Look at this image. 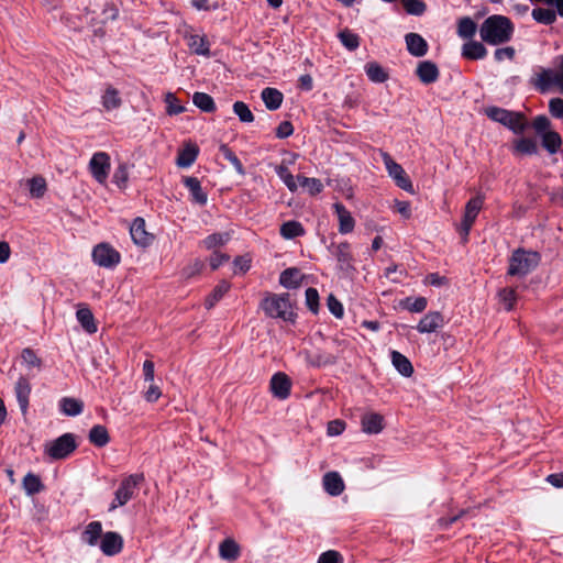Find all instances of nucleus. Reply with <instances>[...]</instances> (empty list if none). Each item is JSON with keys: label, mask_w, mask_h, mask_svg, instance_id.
Returning a JSON list of instances; mask_svg holds the SVG:
<instances>
[{"label": "nucleus", "mask_w": 563, "mask_h": 563, "mask_svg": "<svg viewBox=\"0 0 563 563\" xmlns=\"http://www.w3.org/2000/svg\"><path fill=\"white\" fill-rule=\"evenodd\" d=\"M514 30V24L508 18L495 14L482 23L479 35L485 43L499 45L511 40Z\"/></svg>", "instance_id": "nucleus-1"}, {"label": "nucleus", "mask_w": 563, "mask_h": 563, "mask_svg": "<svg viewBox=\"0 0 563 563\" xmlns=\"http://www.w3.org/2000/svg\"><path fill=\"white\" fill-rule=\"evenodd\" d=\"M260 307L269 318L294 321L295 313L288 294H267L261 301Z\"/></svg>", "instance_id": "nucleus-2"}, {"label": "nucleus", "mask_w": 563, "mask_h": 563, "mask_svg": "<svg viewBox=\"0 0 563 563\" xmlns=\"http://www.w3.org/2000/svg\"><path fill=\"white\" fill-rule=\"evenodd\" d=\"M558 69L539 68L533 77L531 84L541 92H545L552 86H558L563 93V55L558 57Z\"/></svg>", "instance_id": "nucleus-3"}, {"label": "nucleus", "mask_w": 563, "mask_h": 563, "mask_svg": "<svg viewBox=\"0 0 563 563\" xmlns=\"http://www.w3.org/2000/svg\"><path fill=\"white\" fill-rule=\"evenodd\" d=\"M485 114L517 134L522 133L528 126L525 117L519 112H512L498 107H488L485 109Z\"/></svg>", "instance_id": "nucleus-4"}, {"label": "nucleus", "mask_w": 563, "mask_h": 563, "mask_svg": "<svg viewBox=\"0 0 563 563\" xmlns=\"http://www.w3.org/2000/svg\"><path fill=\"white\" fill-rule=\"evenodd\" d=\"M539 261L537 252L517 250L510 258L508 275L523 277L538 266Z\"/></svg>", "instance_id": "nucleus-5"}, {"label": "nucleus", "mask_w": 563, "mask_h": 563, "mask_svg": "<svg viewBox=\"0 0 563 563\" xmlns=\"http://www.w3.org/2000/svg\"><path fill=\"white\" fill-rule=\"evenodd\" d=\"M143 479L144 476L142 474H132L125 477L115 490L114 499L111 503L109 510H114L118 507L124 506L129 500H131Z\"/></svg>", "instance_id": "nucleus-6"}, {"label": "nucleus", "mask_w": 563, "mask_h": 563, "mask_svg": "<svg viewBox=\"0 0 563 563\" xmlns=\"http://www.w3.org/2000/svg\"><path fill=\"white\" fill-rule=\"evenodd\" d=\"M484 205V198L476 196L468 200L465 206L464 216L459 227V232L463 241H467L470 231Z\"/></svg>", "instance_id": "nucleus-7"}, {"label": "nucleus", "mask_w": 563, "mask_h": 563, "mask_svg": "<svg viewBox=\"0 0 563 563\" xmlns=\"http://www.w3.org/2000/svg\"><path fill=\"white\" fill-rule=\"evenodd\" d=\"M383 162L388 172V175L393 178L395 184L402 190L409 194H413L415 190L412 183L401 165L396 163L387 153H383Z\"/></svg>", "instance_id": "nucleus-8"}, {"label": "nucleus", "mask_w": 563, "mask_h": 563, "mask_svg": "<svg viewBox=\"0 0 563 563\" xmlns=\"http://www.w3.org/2000/svg\"><path fill=\"white\" fill-rule=\"evenodd\" d=\"M93 262L104 268H114L121 261L120 253L108 243H100L92 250Z\"/></svg>", "instance_id": "nucleus-9"}, {"label": "nucleus", "mask_w": 563, "mask_h": 563, "mask_svg": "<svg viewBox=\"0 0 563 563\" xmlns=\"http://www.w3.org/2000/svg\"><path fill=\"white\" fill-rule=\"evenodd\" d=\"M90 172L95 179L104 184L110 170V157L104 152L95 153L89 163Z\"/></svg>", "instance_id": "nucleus-10"}, {"label": "nucleus", "mask_w": 563, "mask_h": 563, "mask_svg": "<svg viewBox=\"0 0 563 563\" xmlns=\"http://www.w3.org/2000/svg\"><path fill=\"white\" fill-rule=\"evenodd\" d=\"M45 453L53 460L66 457L70 453V433L45 444Z\"/></svg>", "instance_id": "nucleus-11"}, {"label": "nucleus", "mask_w": 563, "mask_h": 563, "mask_svg": "<svg viewBox=\"0 0 563 563\" xmlns=\"http://www.w3.org/2000/svg\"><path fill=\"white\" fill-rule=\"evenodd\" d=\"M130 234L133 242L142 247L148 246L153 241V235L145 230V221L142 218H136L132 222Z\"/></svg>", "instance_id": "nucleus-12"}, {"label": "nucleus", "mask_w": 563, "mask_h": 563, "mask_svg": "<svg viewBox=\"0 0 563 563\" xmlns=\"http://www.w3.org/2000/svg\"><path fill=\"white\" fill-rule=\"evenodd\" d=\"M76 319L80 328L88 334H93L98 330L97 321L93 313L86 305H78L76 311Z\"/></svg>", "instance_id": "nucleus-13"}, {"label": "nucleus", "mask_w": 563, "mask_h": 563, "mask_svg": "<svg viewBox=\"0 0 563 563\" xmlns=\"http://www.w3.org/2000/svg\"><path fill=\"white\" fill-rule=\"evenodd\" d=\"M291 383L284 373H276L271 378V390L279 399H286L290 394Z\"/></svg>", "instance_id": "nucleus-14"}, {"label": "nucleus", "mask_w": 563, "mask_h": 563, "mask_svg": "<svg viewBox=\"0 0 563 563\" xmlns=\"http://www.w3.org/2000/svg\"><path fill=\"white\" fill-rule=\"evenodd\" d=\"M123 545V540L117 532H107L101 537L100 549L106 555L118 554Z\"/></svg>", "instance_id": "nucleus-15"}, {"label": "nucleus", "mask_w": 563, "mask_h": 563, "mask_svg": "<svg viewBox=\"0 0 563 563\" xmlns=\"http://www.w3.org/2000/svg\"><path fill=\"white\" fill-rule=\"evenodd\" d=\"M333 209L339 220V232L347 234L354 230L355 221L351 212L340 202L333 205Z\"/></svg>", "instance_id": "nucleus-16"}, {"label": "nucleus", "mask_w": 563, "mask_h": 563, "mask_svg": "<svg viewBox=\"0 0 563 563\" xmlns=\"http://www.w3.org/2000/svg\"><path fill=\"white\" fill-rule=\"evenodd\" d=\"M408 52L416 57H422L428 52V43L418 33H408L405 36Z\"/></svg>", "instance_id": "nucleus-17"}, {"label": "nucleus", "mask_w": 563, "mask_h": 563, "mask_svg": "<svg viewBox=\"0 0 563 563\" xmlns=\"http://www.w3.org/2000/svg\"><path fill=\"white\" fill-rule=\"evenodd\" d=\"M444 323L443 317L440 312L433 311L427 313L417 325L420 333H431L442 328Z\"/></svg>", "instance_id": "nucleus-18"}, {"label": "nucleus", "mask_w": 563, "mask_h": 563, "mask_svg": "<svg viewBox=\"0 0 563 563\" xmlns=\"http://www.w3.org/2000/svg\"><path fill=\"white\" fill-rule=\"evenodd\" d=\"M416 74L421 82L426 85L435 82L439 78L438 66L430 60L420 62L417 66Z\"/></svg>", "instance_id": "nucleus-19"}, {"label": "nucleus", "mask_w": 563, "mask_h": 563, "mask_svg": "<svg viewBox=\"0 0 563 563\" xmlns=\"http://www.w3.org/2000/svg\"><path fill=\"white\" fill-rule=\"evenodd\" d=\"M383 421L384 418L379 413L367 412L361 419L362 430L368 434H377L384 428Z\"/></svg>", "instance_id": "nucleus-20"}, {"label": "nucleus", "mask_w": 563, "mask_h": 563, "mask_svg": "<svg viewBox=\"0 0 563 563\" xmlns=\"http://www.w3.org/2000/svg\"><path fill=\"white\" fill-rule=\"evenodd\" d=\"M184 184L190 192L194 202L203 206L207 203V194L202 190L200 180L196 177H185Z\"/></svg>", "instance_id": "nucleus-21"}, {"label": "nucleus", "mask_w": 563, "mask_h": 563, "mask_svg": "<svg viewBox=\"0 0 563 563\" xmlns=\"http://www.w3.org/2000/svg\"><path fill=\"white\" fill-rule=\"evenodd\" d=\"M323 487L331 496H339L344 490L342 477L336 472H329L323 476Z\"/></svg>", "instance_id": "nucleus-22"}, {"label": "nucleus", "mask_w": 563, "mask_h": 563, "mask_svg": "<svg viewBox=\"0 0 563 563\" xmlns=\"http://www.w3.org/2000/svg\"><path fill=\"white\" fill-rule=\"evenodd\" d=\"M261 98L265 107L271 111L277 110L284 100V96L279 90L269 87L262 90Z\"/></svg>", "instance_id": "nucleus-23"}, {"label": "nucleus", "mask_w": 563, "mask_h": 563, "mask_svg": "<svg viewBox=\"0 0 563 563\" xmlns=\"http://www.w3.org/2000/svg\"><path fill=\"white\" fill-rule=\"evenodd\" d=\"M101 103L106 111H113L119 109L122 104L119 90L111 86L107 87L101 97Z\"/></svg>", "instance_id": "nucleus-24"}, {"label": "nucleus", "mask_w": 563, "mask_h": 563, "mask_svg": "<svg viewBox=\"0 0 563 563\" xmlns=\"http://www.w3.org/2000/svg\"><path fill=\"white\" fill-rule=\"evenodd\" d=\"M31 387L26 378L20 377L15 384V395L23 413L26 412L29 406V396Z\"/></svg>", "instance_id": "nucleus-25"}, {"label": "nucleus", "mask_w": 563, "mask_h": 563, "mask_svg": "<svg viewBox=\"0 0 563 563\" xmlns=\"http://www.w3.org/2000/svg\"><path fill=\"white\" fill-rule=\"evenodd\" d=\"M331 252L338 260L341 269H347L351 266L352 255L349 243L332 245Z\"/></svg>", "instance_id": "nucleus-26"}, {"label": "nucleus", "mask_w": 563, "mask_h": 563, "mask_svg": "<svg viewBox=\"0 0 563 563\" xmlns=\"http://www.w3.org/2000/svg\"><path fill=\"white\" fill-rule=\"evenodd\" d=\"M302 275L300 271L295 267L285 269L279 276L280 285L288 289L299 287Z\"/></svg>", "instance_id": "nucleus-27"}, {"label": "nucleus", "mask_w": 563, "mask_h": 563, "mask_svg": "<svg viewBox=\"0 0 563 563\" xmlns=\"http://www.w3.org/2000/svg\"><path fill=\"white\" fill-rule=\"evenodd\" d=\"M22 487L27 496L38 494L45 488L40 476L31 472L23 477Z\"/></svg>", "instance_id": "nucleus-28"}, {"label": "nucleus", "mask_w": 563, "mask_h": 563, "mask_svg": "<svg viewBox=\"0 0 563 563\" xmlns=\"http://www.w3.org/2000/svg\"><path fill=\"white\" fill-rule=\"evenodd\" d=\"M390 356L393 365L402 376L409 377L412 375L413 367L405 355L398 351H391Z\"/></svg>", "instance_id": "nucleus-29"}, {"label": "nucleus", "mask_w": 563, "mask_h": 563, "mask_svg": "<svg viewBox=\"0 0 563 563\" xmlns=\"http://www.w3.org/2000/svg\"><path fill=\"white\" fill-rule=\"evenodd\" d=\"M197 155H198V147L194 144H187L179 152L176 163L179 167L187 168L195 163Z\"/></svg>", "instance_id": "nucleus-30"}, {"label": "nucleus", "mask_w": 563, "mask_h": 563, "mask_svg": "<svg viewBox=\"0 0 563 563\" xmlns=\"http://www.w3.org/2000/svg\"><path fill=\"white\" fill-rule=\"evenodd\" d=\"M487 51L479 42H468L463 45L462 55L468 59H482L486 56Z\"/></svg>", "instance_id": "nucleus-31"}, {"label": "nucleus", "mask_w": 563, "mask_h": 563, "mask_svg": "<svg viewBox=\"0 0 563 563\" xmlns=\"http://www.w3.org/2000/svg\"><path fill=\"white\" fill-rule=\"evenodd\" d=\"M188 46L197 55H202V56L210 55L209 43L205 36H201L198 34H191L188 37Z\"/></svg>", "instance_id": "nucleus-32"}, {"label": "nucleus", "mask_w": 563, "mask_h": 563, "mask_svg": "<svg viewBox=\"0 0 563 563\" xmlns=\"http://www.w3.org/2000/svg\"><path fill=\"white\" fill-rule=\"evenodd\" d=\"M220 556L224 560L235 561L240 555V548L232 539H225L219 547Z\"/></svg>", "instance_id": "nucleus-33"}, {"label": "nucleus", "mask_w": 563, "mask_h": 563, "mask_svg": "<svg viewBox=\"0 0 563 563\" xmlns=\"http://www.w3.org/2000/svg\"><path fill=\"white\" fill-rule=\"evenodd\" d=\"M89 441L99 448L107 445L110 438L106 427L101 424L93 426L89 431Z\"/></svg>", "instance_id": "nucleus-34"}, {"label": "nucleus", "mask_w": 563, "mask_h": 563, "mask_svg": "<svg viewBox=\"0 0 563 563\" xmlns=\"http://www.w3.org/2000/svg\"><path fill=\"white\" fill-rule=\"evenodd\" d=\"M305 234L302 224L298 221H287L280 227V235L284 239L290 240Z\"/></svg>", "instance_id": "nucleus-35"}, {"label": "nucleus", "mask_w": 563, "mask_h": 563, "mask_svg": "<svg viewBox=\"0 0 563 563\" xmlns=\"http://www.w3.org/2000/svg\"><path fill=\"white\" fill-rule=\"evenodd\" d=\"M230 240H231L230 232H218V233H213V234L208 235L202 241V245L207 250H213V249H217L219 246L225 245Z\"/></svg>", "instance_id": "nucleus-36"}, {"label": "nucleus", "mask_w": 563, "mask_h": 563, "mask_svg": "<svg viewBox=\"0 0 563 563\" xmlns=\"http://www.w3.org/2000/svg\"><path fill=\"white\" fill-rule=\"evenodd\" d=\"M102 527L98 521L90 522L82 532L81 539L89 545H95L101 537Z\"/></svg>", "instance_id": "nucleus-37"}, {"label": "nucleus", "mask_w": 563, "mask_h": 563, "mask_svg": "<svg viewBox=\"0 0 563 563\" xmlns=\"http://www.w3.org/2000/svg\"><path fill=\"white\" fill-rule=\"evenodd\" d=\"M230 284L225 280L220 282L213 291L207 297L205 306L207 309H211L214 305L229 291Z\"/></svg>", "instance_id": "nucleus-38"}, {"label": "nucleus", "mask_w": 563, "mask_h": 563, "mask_svg": "<svg viewBox=\"0 0 563 563\" xmlns=\"http://www.w3.org/2000/svg\"><path fill=\"white\" fill-rule=\"evenodd\" d=\"M365 73L367 77L374 82H384L387 80L388 75L385 69L376 62H371L365 65Z\"/></svg>", "instance_id": "nucleus-39"}, {"label": "nucleus", "mask_w": 563, "mask_h": 563, "mask_svg": "<svg viewBox=\"0 0 563 563\" xmlns=\"http://www.w3.org/2000/svg\"><path fill=\"white\" fill-rule=\"evenodd\" d=\"M532 18L542 24L550 25L556 20V13L553 9L536 8L531 13Z\"/></svg>", "instance_id": "nucleus-40"}, {"label": "nucleus", "mask_w": 563, "mask_h": 563, "mask_svg": "<svg viewBox=\"0 0 563 563\" xmlns=\"http://www.w3.org/2000/svg\"><path fill=\"white\" fill-rule=\"evenodd\" d=\"M306 361L309 365L313 367H321L335 363V358L332 355L324 353L311 354L306 352Z\"/></svg>", "instance_id": "nucleus-41"}, {"label": "nucleus", "mask_w": 563, "mask_h": 563, "mask_svg": "<svg viewBox=\"0 0 563 563\" xmlns=\"http://www.w3.org/2000/svg\"><path fill=\"white\" fill-rule=\"evenodd\" d=\"M192 102L205 112H212L216 109L213 99L205 92H195L192 96Z\"/></svg>", "instance_id": "nucleus-42"}, {"label": "nucleus", "mask_w": 563, "mask_h": 563, "mask_svg": "<svg viewBox=\"0 0 563 563\" xmlns=\"http://www.w3.org/2000/svg\"><path fill=\"white\" fill-rule=\"evenodd\" d=\"M542 144L551 154H554L559 151L562 140L559 133L548 131L542 134Z\"/></svg>", "instance_id": "nucleus-43"}, {"label": "nucleus", "mask_w": 563, "mask_h": 563, "mask_svg": "<svg viewBox=\"0 0 563 563\" xmlns=\"http://www.w3.org/2000/svg\"><path fill=\"white\" fill-rule=\"evenodd\" d=\"M476 24L471 18H462L457 24V34L462 38H471L476 33Z\"/></svg>", "instance_id": "nucleus-44"}, {"label": "nucleus", "mask_w": 563, "mask_h": 563, "mask_svg": "<svg viewBox=\"0 0 563 563\" xmlns=\"http://www.w3.org/2000/svg\"><path fill=\"white\" fill-rule=\"evenodd\" d=\"M275 172L290 191L297 190V181L287 166L278 165L275 167Z\"/></svg>", "instance_id": "nucleus-45"}, {"label": "nucleus", "mask_w": 563, "mask_h": 563, "mask_svg": "<svg viewBox=\"0 0 563 563\" xmlns=\"http://www.w3.org/2000/svg\"><path fill=\"white\" fill-rule=\"evenodd\" d=\"M339 38L344 47L349 51H355L360 46V37L357 34L345 29L339 33Z\"/></svg>", "instance_id": "nucleus-46"}, {"label": "nucleus", "mask_w": 563, "mask_h": 563, "mask_svg": "<svg viewBox=\"0 0 563 563\" xmlns=\"http://www.w3.org/2000/svg\"><path fill=\"white\" fill-rule=\"evenodd\" d=\"M30 194L33 198H41L46 190V181L41 176H35L27 180Z\"/></svg>", "instance_id": "nucleus-47"}, {"label": "nucleus", "mask_w": 563, "mask_h": 563, "mask_svg": "<svg viewBox=\"0 0 563 563\" xmlns=\"http://www.w3.org/2000/svg\"><path fill=\"white\" fill-rule=\"evenodd\" d=\"M233 112L239 117L240 121L251 123L254 121V115L246 103L236 101L233 103Z\"/></svg>", "instance_id": "nucleus-48"}, {"label": "nucleus", "mask_w": 563, "mask_h": 563, "mask_svg": "<svg viewBox=\"0 0 563 563\" xmlns=\"http://www.w3.org/2000/svg\"><path fill=\"white\" fill-rule=\"evenodd\" d=\"M297 180L300 184V186L307 188L311 195L319 194L323 189L322 183L317 178L298 176Z\"/></svg>", "instance_id": "nucleus-49"}, {"label": "nucleus", "mask_w": 563, "mask_h": 563, "mask_svg": "<svg viewBox=\"0 0 563 563\" xmlns=\"http://www.w3.org/2000/svg\"><path fill=\"white\" fill-rule=\"evenodd\" d=\"M516 151L521 154L532 155L538 152V143L532 139H520L516 142Z\"/></svg>", "instance_id": "nucleus-50"}, {"label": "nucleus", "mask_w": 563, "mask_h": 563, "mask_svg": "<svg viewBox=\"0 0 563 563\" xmlns=\"http://www.w3.org/2000/svg\"><path fill=\"white\" fill-rule=\"evenodd\" d=\"M500 303L506 310H511L516 301V292L511 288H504L498 294Z\"/></svg>", "instance_id": "nucleus-51"}, {"label": "nucleus", "mask_w": 563, "mask_h": 563, "mask_svg": "<svg viewBox=\"0 0 563 563\" xmlns=\"http://www.w3.org/2000/svg\"><path fill=\"white\" fill-rule=\"evenodd\" d=\"M129 178L128 167L124 164H120L112 176L113 183L120 187L123 188L126 185Z\"/></svg>", "instance_id": "nucleus-52"}, {"label": "nucleus", "mask_w": 563, "mask_h": 563, "mask_svg": "<svg viewBox=\"0 0 563 563\" xmlns=\"http://www.w3.org/2000/svg\"><path fill=\"white\" fill-rule=\"evenodd\" d=\"M404 8L410 14L420 15L426 10V4L421 0H401Z\"/></svg>", "instance_id": "nucleus-53"}, {"label": "nucleus", "mask_w": 563, "mask_h": 563, "mask_svg": "<svg viewBox=\"0 0 563 563\" xmlns=\"http://www.w3.org/2000/svg\"><path fill=\"white\" fill-rule=\"evenodd\" d=\"M221 152H222L224 158L228 159L233 165L235 170L240 175H243L244 168H243L241 161L238 158V156L225 145L221 146Z\"/></svg>", "instance_id": "nucleus-54"}, {"label": "nucleus", "mask_w": 563, "mask_h": 563, "mask_svg": "<svg viewBox=\"0 0 563 563\" xmlns=\"http://www.w3.org/2000/svg\"><path fill=\"white\" fill-rule=\"evenodd\" d=\"M306 305L309 310L317 313L319 310V294L314 288H308L306 290Z\"/></svg>", "instance_id": "nucleus-55"}, {"label": "nucleus", "mask_w": 563, "mask_h": 563, "mask_svg": "<svg viewBox=\"0 0 563 563\" xmlns=\"http://www.w3.org/2000/svg\"><path fill=\"white\" fill-rule=\"evenodd\" d=\"M21 358L29 367H40L41 366V360L36 356L34 351L31 349H24L21 353Z\"/></svg>", "instance_id": "nucleus-56"}, {"label": "nucleus", "mask_w": 563, "mask_h": 563, "mask_svg": "<svg viewBox=\"0 0 563 563\" xmlns=\"http://www.w3.org/2000/svg\"><path fill=\"white\" fill-rule=\"evenodd\" d=\"M327 305L331 313L336 318H342L344 310L342 303L333 296L330 295L327 299Z\"/></svg>", "instance_id": "nucleus-57"}, {"label": "nucleus", "mask_w": 563, "mask_h": 563, "mask_svg": "<svg viewBox=\"0 0 563 563\" xmlns=\"http://www.w3.org/2000/svg\"><path fill=\"white\" fill-rule=\"evenodd\" d=\"M549 111L554 118L563 119V99H551L549 102Z\"/></svg>", "instance_id": "nucleus-58"}, {"label": "nucleus", "mask_w": 563, "mask_h": 563, "mask_svg": "<svg viewBox=\"0 0 563 563\" xmlns=\"http://www.w3.org/2000/svg\"><path fill=\"white\" fill-rule=\"evenodd\" d=\"M233 265H234V273L235 274H238V273H245L251 267V258H249L247 256H238L234 260Z\"/></svg>", "instance_id": "nucleus-59"}, {"label": "nucleus", "mask_w": 563, "mask_h": 563, "mask_svg": "<svg viewBox=\"0 0 563 563\" xmlns=\"http://www.w3.org/2000/svg\"><path fill=\"white\" fill-rule=\"evenodd\" d=\"M496 62H503L505 59H512L515 57V49L510 46L497 48L494 53Z\"/></svg>", "instance_id": "nucleus-60"}, {"label": "nucleus", "mask_w": 563, "mask_h": 563, "mask_svg": "<svg viewBox=\"0 0 563 563\" xmlns=\"http://www.w3.org/2000/svg\"><path fill=\"white\" fill-rule=\"evenodd\" d=\"M292 132V124L289 121H283L276 129V136L279 139H285L290 136Z\"/></svg>", "instance_id": "nucleus-61"}, {"label": "nucleus", "mask_w": 563, "mask_h": 563, "mask_svg": "<svg viewBox=\"0 0 563 563\" xmlns=\"http://www.w3.org/2000/svg\"><path fill=\"white\" fill-rule=\"evenodd\" d=\"M345 429V423L341 420H333L328 423L327 432L329 435L334 437L341 434Z\"/></svg>", "instance_id": "nucleus-62"}, {"label": "nucleus", "mask_w": 563, "mask_h": 563, "mask_svg": "<svg viewBox=\"0 0 563 563\" xmlns=\"http://www.w3.org/2000/svg\"><path fill=\"white\" fill-rule=\"evenodd\" d=\"M533 128L538 133L548 132V128L550 126V120L545 115H538L533 120Z\"/></svg>", "instance_id": "nucleus-63"}, {"label": "nucleus", "mask_w": 563, "mask_h": 563, "mask_svg": "<svg viewBox=\"0 0 563 563\" xmlns=\"http://www.w3.org/2000/svg\"><path fill=\"white\" fill-rule=\"evenodd\" d=\"M341 556L336 551H327L322 553L318 560V563H341Z\"/></svg>", "instance_id": "nucleus-64"}]
</instances>
